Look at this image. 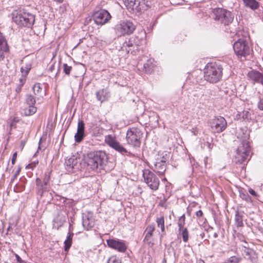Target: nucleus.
Segmentation results:
<instances>
[{
    "mask_svg": "<svg viewBox=\"0 0 263 263\" xmlns=\"http://www.w3.org/2000/svg\"><path fill=\"white\" fill-rule=\"evenodd\" d=\"M249 193L251 195H252V196H253L254 197H257L258 196L257 194L252 189H249Z\"/></svg>",
    "mask_w": 263,
    "mask_h": 263,
    "instance_id": "nucleus-51",
    "label": "nucleus"
},
{
    "mask_svg": "<svg viewBox=\"0 0 263 263\" xmlns=\"http://www.w3.org/2000/svg\"><path fill=\"white\" fill-rule=\"evenodd\" d=\"M257 106L260 110H263V98L258 102Z\"/></svg>",
    "mask_w": 263,
    "mask_h": 263,
    "instance_id": "nucleus-48",
    "label": "nucleus"
},
{
    "mask_svg": "<svg viewBox=\"0 0 263 263\" xmlns=\"http://www.w3.org/2000/svg\"><path fill=\"white\" fill-rule=\"evenodd\" d=\"M163 263H165L166 262V260L165 259H163Z\"/></svg>",
    "mask_w": 263,
    "mask_h": 263,
    "instance_id": "nucleus-64",
    "label": "nucleus"
},
{
    "mask_svg": "<svg viewBox=\"0 0 263 263\" xmlns=\"http://www.w3.org/2000/svg\"><path fill=\"white\" fill-rule=\"evenodd\" d=\"M53 68H54V65H51V66L50 67V68H49V70H50V71H52V69H53Z\"/></svg>",
    "mask_w": 263,
    "mask_h": 263,
    "instance_id": "nucleus-57",
    "label": "nucleus"
},
{
    "mask_svg": "<svg viewBox=\"0 0 263 263\" xmlns=\"http://www.w3.org/2000/svg\"><path fill=\"white\" fill-rule=\"evenodd\" d=\"M204 235V233H202L200 234V236H201L202 238L203 237V236Z\"/></svg>",
    "mask_w": 263,
    "mask_h": 263,
    "instance_id": "nucleus-60",
    "label": "nucleus"
},
{
    "mask_svg": "<svg viewBox=\"0 0 263 263\" xmlns=\"http://www.w3.org/2000/svg\"><path fill=\"white\" fill-rule=\"evenodd\" d=\"M83 159L78 155H73L66 159L65 162V167L69 172L74 173L82 168V161Z\"/></svg>",
    "mask_w": 263,
    "mask_h": 263,
    "instance_id": "nucleus-10",
    "label": "nucleus"
},
{
    "mask_svg": "<svg viewBox=\"0 0 263 263\" xmlns=\"http://www.w3.org/2000/svg\"><path fill=\"white\" fill-rule=\"evenodd\" d=\"M9 51H5L3 50L2 48H0V61L3 60L5 58L4 52H8Z\"/></svg>",
    "mask_w": 263,
    "mask_h": 263,
    "instance_id": "nucleus-43",
    "label": "nucleus"
},
{
    "mask_svg": "<svg viewBox=\"0 0 263 263\" xmlns=\"http://www.w3.org/2000/svg\"><path fill=\"white\" fill-rule=\"evenodd\" d=\"M251 79L263 85V75L258 71H251L248 73Z\"/></svg>",
    "mask_w": 263,
    "mask_h": 263,
    "instance_id": "nucleus-20",
    "label": "nucleus"
},
{
    "mask_svg": "<svg viewBox=\"0 0 263 263\" xmlns=\"http://www.w3.org/2000/svg\"><path fill=\"white\" fill-rule=\"evenodd\" d=\"M20 171H21V168H18L17 169V170L16 171V172L15 173V174H14L13 177L12 179V180H14L15 178H16L17 177V175L20 174Z\"/></svg>",
    "mask_w": 263,
    "mask_h": 263,
    "instance_id": "nucleus-52",
    "label": "nucleus"
},
{
    "mask_svg": "<svg viewBox=\"0 0 263 263\" xmlns=\"http://www.w3.org/2000/svg\"><path fill=\"white\" fill-rule=\"evenodd\" d=\"M0 48H2L3 50L9 51V47L6 39L2 33L0 32Z\"/></svg>",
    "mask_w": 263,
    "mask_h": 263,
    "instance_id": "nucleus-29",
    "label": "nucleus"
},
{
    "mask_svg": "<svg viewBox=\"0 0 263 263\" xmlns=\"http://www.w3.org/2000/svg\"><path fill=\"white\" fill-rule=\"evenodd\" d=\"M156 222L157 226L160 227L161 231L163 232L165 230L164 216H161L160 217H157Z\"/></svg>",
    "mask_w": 263,
    "mask_h": 263,
    "instance_id": "nucleus-30",
    "label": "nucleus"
},
{
    "mask_svg": "<svg viewBox=\"0 0 263 263\" xmlns=\"http://www.w3.org/2000/svg\"><path fill=\"white\" fill-rule=\"evenodd\" d=\"M16 158H17V152H15L13 154V156H12V161H11L12 164L13 165L15 164L16 160Z\"/></svg>",
    "mask_w": 263,
    "mask_h": 263,
    "instance_id": "nucleus-49",
    "label": "nucleus"
},
{
    "mask_svg": "<svg viewBox=\"0 0 263 263\" xmlns=\"http://www.w3.org/2000/svg\"><path fill=\"white\" fill-rule=\"evenodd\" d=\"M178 226L179 227V231L180 232H181V231L184 229L183 228L184 224L181 223H178Z\"/></svg>",
    "mask_w": 263,
    "mask_h": 263,
    "instance_id": "nucleus-54",
    "label": "nucleus"
},
{
    "mask_svg": "<svg viewBox=\"0 0 263 263\" xmlns=\"http://www.w3.org/2000/svg\"><path fill=\"white\" fill-rule=\"evenodd\" d=\"M247 138H248V136H245V139L242 140L236 150V153L235 156V161L236 163H243L249 155L250 148L249 142L246 140Z\"/></svg>",
    "mask_w": 263,
    "mask_h": 263,
    "instance_id": "nucleus-5",
    "label": "nucleus"
},
{
    "mask_svg": "<svg viewBox=\"0 0 263 263\" xmlns=\"http://www.w3.org/2000/svg\"><path fill=\"white\" fill-rule=\"evenodd\" d=\"M26 76L22 75V77L20 78L19 84H20L21 86H23L24 84H25V81H26Z\"/></svg>",
    "mask_w": 263,
    "mask_h": 263,
    "instance_id": "nucleus-44",
    "label": "nucleus"
},
{
    "mask_svg": "<svg viewBox=\"0 0 263 263\" xmlns=\"http://www.w3.org/2000/svg\"><path fill=\"white\" fill-rule=\"evenodd\" d=\"M107 160V155L103 151L90 153L85 158L87 165L93 171L103 169L104 166L106 164Z\"/></svg>",
    "mask_w": 263,
    "mask_h": 263,
    "instance_id": "nucleus-1",
    "label": "nucleus"
},
{
    "mask_svg": "<svg viewBox=\"0 0 263 263\" xmlns=\"http://www.w3.org/2000/svg\"><path fill=\"white\" fill-rule=\"evenodd\" d=\"M12 20L21 27H31L35 21V16L25 9H20L13 13Z\"/></svg>",
    "mask_w": 263,
    "mask_h": 263,
    "instance_id": "nucleus-3",
    "label": "nucleus"
},
{
    "mask_svg": "<svg viewBox=\"0 0 263 263\" xmlns=\"http://www.w3.org/2000/svg\"><path fill=\"white\" fill-rule=\"evenodd\" d=\"M25 186L24 185H21V188H19V185H17L14 188V191L15 192H20L24 190Z\"/></svg>",
    "mask_w": 263,
    "mask_h": 263,
    "instance_id": "nucleus-47",
    "label": "nucleus"
},
{
    "mask_svg": "<svg viewBox=\"0 0 263 263\" xmlns=\"http://www.w3.org/2000/svg\"><path fill=\"white\" fill-rule=\"evenodd\" d=\"M31 69V66L30 65H26V67H22L21 68V71L22 75L27 76Z\"/></svg>",
    "mask_w": 263,
    "mask_h": 263,
    "instance_id": "nucleus-35",
    "label": "nucleus"
},
{
    "mask_svg": "<svg viewBox=\"0 0 263 263\" xmlns=\"http://www.w3.org/2000/svg\"><path fill=\"white\" fill-rule=\"evenodd\" d=\"M152 236L153 233L146 232L144 241L149 246H152L153 244L152 242Z\"/></svg>",
    "mask_w": 263,
    "mask_h": 263,
    "instance_id": "nucleus-31",
    "label": "nucleus"
},
{
    "mask_svg": "<svg viewBox=\"0 0 263 263\" xmlns=\"http://www.w3.org/2000/svg\"><path fill=\"white\" fill-rule=\"evenodd\" d=\"M210 126L213 132L220 133L225 130L227 126V123L223 117L218 116L210 121Z\"/></svg>",
    "mask_w": 263,
    "mask_h": 263,
    "instance_id": "nucleus-11",
    "label": "nucleus"
},
{
    "mask_svg": "<svg viewBox=\"0 0 263 263\" xmlns=\"http://www.w3.org/2000/svg\"><path fill=\"white\" fill-rule=\"evenodd\" d=\"M96 96L98 101L103 102L108 99L110 93L107 88H103L96 92Z\"/></svg>",
    "mask_w": 263,
    "mask_h": 263,
    "instance_id": "nucleus-18",
    "label": "nucleus"
},
{
    "mask_svg": "<svg viewBox=\"0 0 263 263\" xmlns=\"http://www.w3.org/2000/svg\"><path fill=\"white\" fill-rule=\"evenodd\" d=\"M73 233L72 232H69L67 236L66 239L64 241V251L68 252L71 246L72 237L73 236Z\"/></svg>",
    "mask_w": 263,
    "mask_h": 263,
    "instance_id": "nucleus-25",
    "label": "nucleus"
},
{
    "mask_svg": "<svg viewBox=\"0 0 263 263\" xmlns=\"http://www.w3.org/2000/svg\"><path fill=\"white\" fill-rule=\"evenodd\" d=\"M243 212L236 211L235 214V223L238 227H243Z\"/></svg>",
    "mask_w": 263,
    "mask_h": 263,
    "instance_id": "nucleus-24",
    "label": "nucleus"
},
{
    "mask_svg": "<svg viewBox=\"0 0 263 263\" xmlns=\"http://www.w3.org/2000/svg\"><path fill=\"white\" fill-rule=\"evenodd\" d=\"M211 15L215 21L223 24L224 26L230 25L234 20L233 13L231 11L222 8L213 9Z\"/></svg>",
    "mask_w": 263,
    "mask_h": 263,
    "instance_id": "nucleus-4",
    "label": "nucleus"
},
{
    "mask_svg": "<svg viewBox=\"0 0 263 263\" xmlns=\"http://www.w3.org/2000/svg\"><path fill=\"white\" fill-rule=\"evenodd\" d=\"M107 243L109 247L120 252H124L127 249V246L124 242L119 239H110L107 240Z\"/></svg>",
    "mask_w": 263,
    "mask_h": 263,
    "instance_id": "nucleus-15",
    "label": "nucleus"
},
{
    "mask_svg": "<svg viewBox=\"0 0 263 263\" xmlns=\"http://www.w3.org/2000/svg\"><path fill=\"white\" fill-rule=\"evenodd\" d=\"M163 263H165L166 262V260L165 259H163Z\"/></svg>",
    "mask_w": 263,
    "mask_h": 263,
    "instance_id": "nucleus-63",
    "label": "nucleus"
},
{
    "mask_svg": "<svg viewBox=\"0 0 263 263\" xmlns=\"http://www.w3.org/2000/svg\"><path fill=\"white\" fill-rule=\"evenodd\" d=\"M214 237H215V238H216V237H217V234L216 233H215V234H214Z\"/></svg>",
    "mask_w": 263,
    "mask_h": 263,
    "instance_id": "nucleus-62",
    "label": "nucleus"
},
{
    "mask_svg": "<svg viewBox=\"0 0 263 263\" xmlns=\"http://www.w3.org/2000/svg\"><path fill=\"white\" fill-rule=\"evenodd\" d=\"M71 226V224L70 223H69V232L71 231V230H70Z\"/></svg>",
    "mask_w": 263,
    "mask_h": 263,
    "instance_id": "nucleus-61",
    "label": "nucleus"
},
{
    "mask_svg": "<svg viewBox=\"0 0 263 263\" xmlns=\"http://www.w3.org/2000/svg\"><path fill=\"white\" fill-rule=\"evenodd\" d=\"M137 42H134V41H133V39H130L129 38L128 39V41H126L124 43H123V47H132L134 45V44H136Z\"/></svg>",
    "mask_w": 263,
    "mask_h": 263,
    "instance_id": "nucleus-38",
    "label": "nucleus"
},
{
    "mask_svg": "<svg viewBox=\"0 0 263 263\" xmlns=\"http://www.w3.org/2000/svg\"><path fill=\"white\" fill-rule=\"evenodd\" d=\"M142 135V132L138 128H129L126 133V141L129 145L135 147H139Z\"/></svg>",
    "mask_w": 263,
    "mask_h": 263,
    "instance_id": "nucleus-6",
    "label": "nucleus"
},
{
    "mask_svg": "<svg viewBox=\"0 0 263 263\" xmlns=\"http://www.w3.org/2000/svg\"><path fill=\"white\" fill-rule=\"evenodd\" d=\"M125 5L128 8L134 10L139 9L141 0H123Z\"/></svg>",
    "mask_w": 263,
    "mask_h": 263,
    "instance_id": "nucleus-22",
    "label": "nucleus"
},
{
    "mask_svg": "<svg viewBox=\"0 0 263 263\" xmlns=\"http://www.w3.org/2000/svg\"><path fill=\"white\" fill-rule=\"evenodd\" d=\"M239 116H241L243 120H246L247 121L250 120L251 118V113L249 111L247 110L243 111Z\"/></svg>",
    "mask_w": 263,
    "mask_h": 263,
    "instance_id": "nucleus-36",
    "label": "nucleus"
},
{
    "mask_svg": "<svg viewBox=\"0 0 263 263\" xmlns=\"http://www.w3.org/2000/svg\"><path fill=\"white\" fill-rule=\"evenodd\" d=\"M36 183L37 194L42 197L43 196L44 193L47 191L48 185H45V184L43 183L42 181L39 178H36Z\"/></svg>",
    "mask_w": 263,
    "mask_h": 263,
    "instance_id": "nucleus-19",
    "label": "nucleus"
},
{
    "mask_svg": "<svg viewBox=\"0 0 263 263\" xmlns=\"http://www.w3.org/2000/svg\"><path fill=\"white\" fill-rule=\"evenodd\" d=\"M239 197L243 200L246 201H251V197L248 195L247 193L246 192H244L242 190H240L239 191Z\"/></svg>",
    "mask_w": 263,
    "mask_h": 263,
    "instance_id": "nucleus-32",
    "label": "nucleus"
},
{
    "mask_svg": "<svg viewBox=\"0 0 263 263\" xmlns=\"http://www.w3.org/2000/svg\"><path fill=\"white\" fill-rule=\"evenodd\" d=\"M135 25L130 21H123L115 27L116 34L119 36L132 34L135 30Z\"/></svg>",
    "mask_w": 263,
    "mask_h": 263,
    "instance_id": "nucleus-8",
    "label": "nucleus"
},
{
    "mask_svg": "<svg viewBox=\"0 0 263 263\" xmlns=\"http://www.w3.org/2000/svg\"><path fill=\"white\" fill-rule=\"evenodd\" d=\"M50 179V173H46L44 175V177L43 180L42 181L43 183L45 184V185H48L49 181Z\"/></svg>",
    "mask_w": 263,
    "mask_h": 263,
    "instance_id": "nucleus-39",
    "label": "nucleus"
},
{
    "mask_svg": "<svg viewBox=\"0 0 263 263\" xmlns=\"http://www.w3.org/2000/svg\"><path fill=\"white\" fill-rule=\"evenodd\" d=\"M105 141L109 146L113 148L121 154L128 156H133L130 152H128L112 136L108 135L106 136L105 137Z\"/></svg>",
    "mask_w": 263,
    "mask_h": 263,
    "instance_id": "nucleus-12",
    "label": "nucleus"
},
{
    "mask_svg": "<svg viewBox=\"0 0 263 263\" xmlns=\"http://www.w3.org/2000/svg\"><path fill=\"white\" fill-rule=\"evenodd\" d=\"M95 23L102 25L106 23L111 18L109 12L104 9H100L95 11L92 15Z\"/></svg>",
    "mask_w": 263,
    "mask_h": 263,
    "instance_id": "nucleus-13",
    "label": "nucleus"
},
{
    "mask_svg": "<svg viewBox=\"0 0 263 263\" xmlns=\"http://www.w3.org/2000/svg\"><path fill=\"white\" fill-rule=\"evenodd\" d=\"M130 39H133V41H134V42H137L136 44H134L136 46H138L139 43H140V41L139 40V39L135 37V36H132L131 37H130Z\"/></svg>",
    "mask_w": 263,
    "mask_h": 263,
    "instance_id": "nucleus-50",
    "label": "nucleus"
},
{
    "mask_svg": "<svg viewBox=\"0 0 263 263\" xmlns=\"http://www.w3.org/2000/svg\"><path fill=\"white\" fill-rule=\"evenodd\" d=\"M35 166V165H33V164L31 163V164H28V165L26 166V168L27 169H29V168H32V169H33V166Z\"/></svg>",
    "mask_w": 263,
    "mask_h": 263,
    "instance_id": "nucleus-56",
    "label": "nucleus"
},
{
    "mask_svg": "<svg viewBox=\"0 0 263 263\" xmlns=\"http://www.w3.org/2000/svg\"><path fill=\"white\" fill-rule=\"evenodd\" d=\"M41 141H42V138H41V139H40V141H39V147H38V149H40V145H41Z\"/></svg>",
    "mask_w": 263,
    "mask_h": 263,
    "instance_id": "nucleus-58",
    "label": "nucleus"
},
{
    "mask_svg": "<svg viewBox=\"0 0 263 263\" xmlns=\"http://www.w3.org/2000/svg\"><path fill=\"white\" fill-rule=\"evenodd\" d=\"M63 71L66 75H69L72 70V67L68 66L67 64L64 63L63 65Z\"/></svg>",
    "mask_w": 263,
    "mask_h": 263,
    "instance_id": "nucleus-37",
    "label": "nucleus"
},
{
    "mask_svg": "<svg viewBox=\"0 0 263 263\" xmlns=\"http://www.w3.org/2000/svg\"><path fill=\"white\" fill-rule=\"evenodd\" d=\"M82 224L86 230H89L95 226L94 219L92 217H83Z\"/></svg>",
    "mask_w": 263,
    "mask_h": 263,
    "instance_id": "nucleus-23",
    "label": "nucleus"
},
{
    "mask_svg": "<svg viewBox=\"0 0 263 263\" xmlns=\"http://www.w3.org/2000/svg\"><path fill=\"white\" fill-rule=\"evenodd\" d=\"M33 92L35 95H39L42 91V88L40 83H36L32 88Z\"/></svg>",
    "mask_w": 263,
    "mask_h": 263,
    "instance_id": "nucleus-33",
    "label": "nucleus"
},
{
    "mask_svg": "<svg viewBox=\"0 0 263 263\" xmlns=\"http://www.w3.org/2000/svg\"><path fill=\"white\" fill-rule=\"evenodd\" d=\"M166 159L163 156L162 159L155 163V168L154 171L159 175L162 176L164 174L166 169Z\"/></svg>",
    "mask_w": 263,
    "mask_h": 263,
    "instance_id": "nucleus-16",
    "label": "nucleus"
},
{
    "mask_svg": "<svg viewBox=\"0 0 263 263\" xmlns=\"http://www.w3.org/2000/svg\"><path fill=\"white\" fill-rule=\"evenodd\" d=\"M234 51L239 59L241 60H246L247 55H249L251 50L247 42L243 40H238L233 44Z\"/></svg>",
    "mask_w": 263,
    "mask_h": 263,
    "instance_id": "nucleus-7",
    "label": "nucleus"
},
{
    "mask_svg": "<svg viewBox=\"0 0 263 263\" xmlns=\"http://www.w3.org/2000/svg\"><path fill=\"white\" fill-rule=\"evenodd\" d=\"M224 92L226 94H229V90H226V91H224Z\"/></svg>",
    "mask_w": 263,
    "mask_h": 263,
    "instance_id": "nucleus-59",
    "label": "nucleus"
},
{
    "mask_svg": "<svg viewBox=\"0 0 263 263\" xmlns=\"http://www.w3.org/2000/svg\"><path fill=\"white\" fill-rule=\"evenodd\" d=\"M243 255L246 259L250 260L252 262L254 261L255 258L253 255H255V253L252 250L245 248L243 251Z\"/></svg>",
    "mask_w": 263,
    "mask_h": 263,
    "instance_id": "nucleus-27",
    "label": "nucleus"
},
{
    "mask_svg": "<svg viewBox=\"0 0 263 263\" xmlns=\"http://www.w3.org/2000/svg\"><path fill=\"white\" fill-rule=\"evenodd\" d=\"M25 103L28 107L25 108L23 110V114L26 116H31L36 111V107L34 106L36 100L34 97L30 94L26 95Z\"/></svg>",
    "mask_w": 263,
    "mask_h": 263,
    "instance_id": "nucleus-14",
    "label": "nucleus"
},
{
    "mask_svg": "<svg viewBox=\"0 0 263 263\" xmlns=\"http://www.w3.org/2000/svg\"><path fill=\"white\" fill-rule=\"evenodd\" d=\"M14 255L16 257V259L18 262H19V263H27V262L26 261L22 259V258L20 257V256L18 254L15 253Z\"/></svg>",
    "mask_w": 263,
    "mask_h": 263,
    "instance_id": "nucleus-45",
    "label": "nucleus"
},
{
    "mask_svg": "<svg viewBox=\"0 0 263 263\" xmlns=\"http://www.w3.org/2000/svg\"><path fill=\"white\" fill-rule=\"evenodd\" d=\"M241 259L236 256H231L229 258L228 261L230 263H239Z\"/></svg>",
    "mask_w": 263,
    "mask_h": 263,
    "instance_id": "nucleus-41",
    "label": "nucleus"
},
{
    "mask_svg": "<svg viewBox=\"0 0 263 263\" xmlns=\"http://www.w3.org/2000/svg\"><path fill=\"white\" fill-rule=\"evenodd\" d=\"M180 233L182 236L183 241L186 242L189 240V232L187 228H184Z\"/></svg>",
    "mask_w": 263,
    "mask_h": 263,
    "instance_id": "nucleus-34",
    "label": "nucleus"
},
{
    "mask_svg": "<svg viewBox=\"0 0 263 263\" xmlns=\"http://www.w3.org/2000/svg\"><path fill=\"white\" fill-rule=\"evenodd\" d=\"M244 6L252 10H255L259 7V3L256 0H242Z\"/></svg>",
    "mask_w": 263,
    "mask_h": 263,
    "instance_id": "nucleus-21",
    "label": "nucleus"
},
{
    "mask_svg": "<svg viewBox=\"0 0 263 263\" xmlns=\"http://www.w3.org/2000/svg\"><path fill=\"white\" fill-rule=\"evenodd\" d=\"M154 65L151 60L147 61L143 65V70L145 73H151L153 71Z\"/></svg>",
    "mask_w": 263,
    "mask_h": 263,
    "instance_id": "nucleus-28",
    "label": "nucleus"
},
{
    "mask_svg": "<svg viewBox=\"0 0 263 263\" xmlns=\"http://www.w3.org/2000/svg\"><path fill=\"white\" fill-rule=\"evenodd\" d=\"M196 215L197 217H200L203 215V212L201 210H199L196 212Z\"/></svg>",
    "mask_w": 263,
    "mask_h": 263,
    "instance_id": "nucleus-53",
    "label": "nucleus"
},
{
    "mask_svg": "<svg viewBox=\"0 0 263 263\" xmlns=\"http://www.w3.org/2000/svg\"><path fill=\"white\" fill-rule=\"evenodd\" d=\"M185 217L183 214L179 219L178 223L185 224Z\"/></svg>",
    "mask_w": 263,
    "mask_h": 263,
    "instance_id": "nucleus-46",
    "label": "nucleus"
},
{
    "mask_svg": "<svg viewBox=\"0 0 263 263\" xmlns=\"http://www.w3.org/2000/svg\"><path fill=\"white\" fill-rule=\"evenodd\" d=\"M23 86H21L20 84H18L17 87L16 88V91L17 92V93H19L21 91V89H22V87Z\"/></svg>",
    "mask_w": 263,
    "mask_h": 263,
    "instance_id": "nucleus-55",
    "label": "nucleus"
},
{
    "mask_svg": "<svg viewBox=\"0 0 263 263\" xmlns=\"http://www.w3.org/2000/svg\"><path fill=\"white\" fill-rule=\"evenodd\" d=\"M143 177L144 182L151 190L156 191L158 189L160 180L153 172L149 170H144L143 171Z\"/></svg>",
    "mask_w": 263,
    "mask_h": 263,
    "instance_id": "nucleus-9",
    "label": "nucleus"
},
{
    "mask_svg": "<svg viewBox=\"0 0 263 263\" xmlns=\"http://www.w3.org/2000/svg\"><path fill=\"white\" fill-rule=\"evenodd\" d=\"M222 66L215 63H208L204 68V78L211 83L220 81L222 76Z\"/></svg>",
    "mask_w": 263,
    "mask_h": 263,
    "instance_id": "nucleus-2",
    "label": "nucleus"
},
{
    "mask_svg": "<svg viewBox=\"0 0 263 263\" xmlns=\"http://www.w3.org/2000/svg\"><path fill=\"white\" fill-rule=\"evenodd\" d=\"M85 124L83 120H79L78 124L77 132L74 135L75 141L78 142H81L83 139L85 133Z\"/></svg>",
    "mask_w": 263,
    "mask_h": 263,
    "instance_id": "nucleus-17",
    "label": "nucleus"
},
{
    "mask_svg": "<svg viewBox=\"0 0 263 263\" xmlns=\"http://www.w3.org/2000/svg\"><path fill=\"white\" fill-rule=\"evenodd\" d=\"M155 229V225L154 224L148 225L145 231L148 233H153Z\"/></svg>",
    "mask_w": 263,
    "mask_h": 263,
    "instance_id": "nucleus-42",
    "label": "nucleus"
},
{
    "mask_svg": "<svg viewBox=\"0 0 263 263\" xmlns=\"http://www.w3.org/2000/svg\"><path fill=\"white\" fill-rule=\"evenodd\" d=\"M107 263H121V262L116 256H111L108 259Z\"/></svg>",
    "mask_w": 263,
    "mask_h": 263,
    "instance_id": "nucleus-40",
    "label": "nucleus"
},
{
    "mask_svg": "<svg viewBox=\"0 0 263 263\" xmlns=\"http://www.w3.org/2000/svg\"><path fill=\"white\" fill-rule=\"evenodd\" d=\"M53 221L58 225V228L62 227L66 221V217L64 215L59 213L57 216L54 218Z\"/></svg>",
    "mask_w": 263,
    "mask_h": 263,
    "instance_id": "nucleus-26",
    "label": "nucleus"
}]
</instances>
